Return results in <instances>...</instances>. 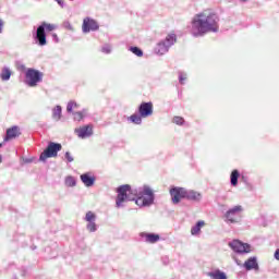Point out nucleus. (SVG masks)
<instances>
[{"label": "nucleus", "mask_w": 279, "mask_h": 279, "mask_svg": "<svg viewBox=\"0 0 279 279\" xmlns=\"http://www.w3.org/2000/svg\"><path fill=\"white\" fill-rule=\"evenodd\" d=\"M86 228L88 232H97V223L95 221L87 222Z\"/></svg>", "instance_id": "nucleus-29"}, {"label": "nucleus", "mask_w": 279, "mask_h": 279, "mask_svg": "<svg viewBox=\"0 0 279 279\" xmlns=\"http://www.w3.org/2000/svg\"><path fill=\"white\" fill-rule=\"evenodd\" d=\"M81 182L84 184V186L90 187L95 186V180L96 178L94 177L93 172H86L81 174Z\"/></svg>", "instance_id": "nucleus-13"}, {"label": "nucleus", "mask_w": 279, "mask_h": 279, "mask_svg": "<svg viewBox=\"0 0 279 279\" xmlns=\"http://www.w3.org/2000/svg\"><path fill=\"white\" fill-rule=\"evenodd\" d=\"M22 69H25V65H22Z\"/></svg>", "instance_id": "nucleus-44"}, {"label": "nucleus", "mask_w": 279, "mask_h": 279, "mask_svg": "<svg viewBox=\"0 0 279 279\" xmlns=\"http://www.w3.org/2000/svg\"><path fill=\"white\" fill-rule=\"evenodd\" d=\"M86 114H88V111L86 109H83L82 111H77L74 112V121H82V119H84V117H86Z\"/></svg>", "instance_id": "nucleus-24"}, {"label": "nucleus", "mask_w": 279, "mask_h": 279, "mask_svg": "<svg viewBox=\"0 0 279 279\" xmlns=\"http://www.w3.org/2000/svg\"><path fill=\"white\" fill-rule=\"evenodd\" d=\"M0 34H1V20H0Z\"/></svg>", "instance_id": "nucleus-42"}, {"label": "nucleus", "mask_w": 279, "mask_h": 279, "mask_svg": "<svg viewBox=\"0 0 279 279\" xmlns=\"http://www.w3.org/2000/svg\"><path fill=\"white\" fill-rule=\"evenodd\" d=\"M129 121H131V123H134L135 125H141V123H143V117H141L140 113H134L129 118Z\"/></svg>", "instance_id": "nucleus-22"}, {"label": "nucleus", "mask_w": 279, "mask_h": 279, "mask_svg": "<svg viewBox=\"0 0 279 279\" xmlns=\"http://www.w3.org/2000/svg\"><path fill=\"white\" fill-rule=\"evenodd\" d=\"M129 51H132L134 56H137V58H143V50L136 46L130 47Z\"/></svg>", "instance_id": "nucleus-26"}, {"label": "nucleus", "mask_w": 279, "mask_h": 279, "mask_svg": "<svg viewBox=\"0 0 279 279\" xmlns=\"http://www.w3.org/2000/svg\"><path fill=\"white\" fill-rule=\"evenodd\" d=\"M13 279H19V278L14 277Z\"/></svg>", "instance_id": "nucleus-47"}, {"label": "nucleus", "mask_w": 279, "mask_h": 279, "mask_svg": "<svg viewBox=\"0 0 279 279\" xmlns=\"http://www.w3.org/2000/svg\"><path fill=\"white\" fill-rule=\"evenodd\" d=\"M0 148H1V143H0Z\"/></svg>", "instance_id": "nucleus-48"}, {"label": "nucleus", "mask_w": 279, "mask_h": 279, "mask_svg": "<svg viewBox=\"0 0 279 279\" xmlns=\"http://www.w3.org/2000/svg\"><path fill=\"white\" fill-rule=\"evenodd\" d=\"M97 216L93 211H87L85 216V221L90 222V221H96Z\"/></svg>", "instance_id": "nucleus-28"}, {"label": "nucleus", "mask_w": 279, "mask_h": 279, "mask_svg": "<svg viewBox=\"0 0 279 279\" xmlns=\"http://www.w3.org/2000/svg\"><path fill=\"white\" fill-rule=\"evenodd\" d=\"M12 69L9 66H3L1 70V81L2 82H10V78L12 77Z\"/></svg>", "instance_id": "nucleus-19"}, {"label": "nucleus", "mask_w": 279, "mask_h": 279, "mask_svg": "<svg viewBox=\"0 0 279 279\" xmlns=\"http://www.w3.org/2000/svg\"><path fill=\"white\" fill-rule=\"evenodd\" d=\"M40 82H43V72L34 68H28L25 72L24 84L29 86V88H36Z\"/></svg>", "instance_id": "nucleus-4"}, {"label": "nucleus", "mask_w": 279, "mask_h": 279, "mask_svg": "<svg viewBox=\"0 0 279 279\" xmlns=\"http://www.w3.org/2000/svg\"><path fill=\"white\" fill-rule=\"evenodd\" d=\"M97 29H99V24L97 23V21L90 17H85L83 20V25H82L83 34H89V32H97Z\"/></svg>", "instance_id": "nucleus-10"}, {"label": "nucleus", "mask_w": 279, "mask_h": 279, "mask_svg": "<svg viewBox=\"0 0 279 279\" xmlns=\"http://www.w3.org/2000/svg\"><path fill=\"white\" fill-rule=\"evenodd\" d=\"M77 182L75 181V178L73 177H68L65 179V185L66 186H76Z\"/></svg>", "instance_id": "nucleus-30"}, {"label": "nucleus", "mask_w": 279, "mask_h": 279, "mask_svg": "<svg viewBox=\"0 0 279 279\" xmlns=\"http://www.w3.org/2000/svg\"><path fill=\"white\" fill-rule=\"evenodd\" d=\"M52 119L54 121H60L62 119V107L60 105L56 106L52 110Z\"/></svg>", "instance_id": "nucleus-21"}, {"label": "nucleus", "mask_w": 279, "mask_h": 279, "mask_svg": "<svg viewBox=\"0 0 279 279\" xmlns=\"http://www.w3.org/2000/svg\"><path fill=\"white\" fill-rule=\"evenodd\" d=\"M116 198L117 208H123L124 202H135L140 208H146L154 204V191L149 185L132 187L130 184L121 185L117 189Z\"/></svg>", "instance_id": "nucleus-1"}, {"label": "nucleus", "mask_w": 279, "mask_h": 279, "mask_svg": "<svg viewBox=\"0 0 279 279\" xmlns=\"http://www.w3.org/2000/svg\"><path fill=\"white\" fill-rule=\"evenodd\" d=\"M100 51H101V53H106L108 56V54L112 53V46L109 44H105V45H102Z\"/></svg>", "instance_id": "nucleus-27"}, {"label": "nucleus", "mask_w": 279, "mask_h": 279, "mask_svg": "<svg viewBox=\"0 0 279 279\" xmlns=\"http://www.w3.org/2000/svg\"><path fill=\"white\" fill-rule=\"evenodd\" d=\"M138 114L143 119H147V117H151V114H154V104L151 101H149V102H142L138 106Z\"/></svg>", "instance_id": "nucleus-11"}, {"label": "nucleus", "mask_w": 279, "mask_h": 279, "mask_svg": "<svg viewBox=\"0 0 279 279\" xmlns=\"http://www.w3.org/2000/svg\"><path fill=\"white\" fill-rule=\"evenodd\" d=\"M243 213V206L236 205L225 214V219L228 223H239V219H241V214Z\"/></svg>", "instance_id": "nucleus-6"}, {"label": "nucleus", "mask_w": 279, "mask_h": 279, "mask_svg": "<svg viewBox=\"0 0 279 279\" xmlns=\"http://www.w3.org/2000/svg\"><path fill=\"white\" fill-rule=\"evenodd\" d=\"M240 1H242V3H245L247 0H240Z\"/></svg>", "instance_id": "nucleus-41"}, {"label": "nucleus", "mask_w": 279, "mask_h": 279, "mask_svg": "<svg viewBox=\"0 0 279 279\" xmlns=\"http://www.w3.org/2000/svg\"><path fill=\"white\" fill-rule=\"evenodd\" d=\"M190 32L194 38H202L210 33L217 34L219 32V16L207 11L194 15Z\"/></svg>", "instance_id": "nucleus-2"}, {"label": "nucleus", "mask_w": 279, "mask_h": 279, "mask_svg": "<svg viewBox=\"0 0 279 279\" xmlns=\"http://www.w3.org/2000/svg\"><path fill=\"white\" fill-rule=\"evenodd\" d=\"M0 165H1V155H0Z\"/></svg>", "instance_id": "nucleus-43"}, {"label": "nucleus", "mask_w": 279, "mask_h": 279, "mask_svg": "<svg viewBox=\"0 0 279 279\" xmlns=\"http://www.w3.org/2000/svg\"><path fill=\"white\" fill-rule=\"evenodd\" d=\"M170 196L172 204H180L182 199H186L185 187H172L170 189Z\"/></svg>", "instance_id": "nucleus-9"}, {"label": "nucleus", "mask_w": 279, "mask_h": 279, "mask_svg": "<svg viewBox=\"0 0 279 279\" xmlns=\"http://www.w3.org/2000/svg\"><path fill=\"white\" fill-rule=\"evenodd\" d=\"M63 27L64 29H69V32H73V25L69 21L63 22Z\"/></svg>", "instance_id": "nucleus-34"}, {"label": "nucleus", "mask_w": 279, "mask_h": 279, "mask_svg": "<svg viewBox=\"0 0 279 279\" xmlns=\"http://www.w3.org/2000/svg\"><path fill=\"white\" fill-rule=\"evenodd\" d=\"M52 38H53L54 43H60V39L58 38V34L53 33Z\"/></svg>", "instance_id": "nucleus-38"}, {"label": "nucleus", "mask_w": 279, "mask_h": 279, "mask_svg": "<svg viewBox=\"0 0 279 279\" xmlns=\"http://www.w3.org/2000/svg\"><path fill=\"white\" fill-rule=\"evenodd\" d=\"M23 162L24 165H32V162H34V158H24Z\"/></svg>", "instance_id": "nucleus-36"}, {"label": "nucleus", "mask_w": 279, "mask_h": 279, "mask_svg": "<svg viewBox=\"0 0 279 279\" xmlns=\"http://www.w3.org/2000/svg\"><path fill=\"white\" fill-rule=\"evenodd\" d=\"M239 170H233L231 172V177H230V180H231V186H236V184H239Z\"/></svg>", "instance_id": "nucleus-23"}, {"label": "nucleus", "mask_w": 279, "mask_h": 279, "mask_svg": "<svg viewBox=\"0 0 279 279\" xmlns=\"http://www.w3.org/2000/svg\"><path fill=\"white\" fill-rule=\"evenodd\" d=\"M77 108V102L75 101H69L66 106V111L68 112H73V109Z\"/></svg>", "instance_id": "nucleus-32"}, {"label": "nucleus", "mask_w": 279, "mask_h": 279, "mask_svg": "<svg viewBox=\"0 0 279 279\" xmlns=\"http://www.w3.org/2000/svg\"><path fill=\"white\" fill-rule=\"evenodd\" d=\"M185 199L189 202H202V193L185 189Z\"/></svg>", "instance_id": "nucleus-16"}, {"label": "nucleus", "mask_w": 279, "mask_h": 279, "mask_svg": "<svg viewBox=\"0 0 279 279\" xmlns=\"http://www.w3.org/2000/svg\"><path fill=\"white\" fill-rule=\"evenodd\" d=\"M172 122L175 123V125H184V118H182L180 116H175L172 119Z\"/></svg>", "instance_id": "nucleus-31"}, {"label": "nucleus", "mask_w": 279, "mask_h": 279, "mask_svg": "<svg viewBox=\"0 0 279 279\" xmlns=\"http://www.w3.org/2000/svg\"><path fill=\"white\" fill-rule=\"evenodd\" d=\"M236 265L241 266V262L239 259H235Z\"/></svg>", "instance_id": "nucleus-40"}, {"label": "nucleus", "mask_w": 279, "mask_h": 279, "mask_svg": "<svg viewBox=\"0 0 279 279\" xmlns=\"http://www.w3.org/2000/svg\"><path fill=\"white\" fill-rule=\"evenodd\" d=\"M208 278L210 279H228V275L221 271L220 269H216L213 271L207 272Z\"/></svg>", "instance_id": "nucleus-18"}, {"label": "nucleus", "mask_w": 279, "mask_h": 279, "mask_svg": "<svg viewBox=\"0 0 279 279\" xmlns=\"http://www.w3.org/2000/svg\"><path fill=\"white\" fill-rule=\"evenodd\" d=\"M178 43V36L175 34H169L165 39L159 41L155 47V53L157 56H165V53H169V49L173 47Z\"/></svg>", "instance_id": "nucleus-3"}, {"label": "nucleus", "mask_w": 279, "mask_h": 279, "mask_svg": "<svg viewBox=\"0 0 279 279\" xmlns=\"http://www.w3.org/2000/svg\"><path fill=\"white\" fill-rule=\"evenodd\" d=\"M75 132L77 133L78 138H89V136H93V126L85 125L83 128L75 129Z\"/></svg>", "instance_id": "nucleus-15"}, {"label": "nucleus", "mask_w": 279, "mask_h": 279, "mask_svg": "<svg viewBox=\"0 0 279 279\" xmlns=\"http://www.w3.org/2000/svg\"><path fill=\"white\" fill-rule=\"evenodd\" d=\"M179 82L180 84H184V82H186V73L179 72Z\"/></svg>", "instance_id": "nucleus-33"}, {"label": "nucleus", "mask_w": 279, "mask_h": 279, "mask_svg": "<svg viewBox=\"0 0 279 279\" xmlns=\"http://www.w3.org/2000/svg\"><path fill=\"white\" fill-rule=\"evenodd\" d=\"M19 136H21V128L19 125H13L7 129L3 143H10V141H15V138H19Z\"/></svg>", "instance_id": "nucleus-12"}, {"label": "nucleus", "mask_w": 279, "mask_h": 279, "mask_svg": "<svg viewBox=\"0 0 279 279\" xmlns=\"http://www.w3.org/2000/svg\"><path fill=\"white\" fill-rule=\"evenodd\" d=\"M39 27H43V32H53L57 26L54 24H48L46 22H43Z\"/></svg>", "instance_id": "nucleus-25"}, {"label": "nucleus", "mask_w": 279, "mask_h": 279, "mask_svg": "<svg viewBox=\"0 0 279 279\" xmlns=\"http://www.w3.org/2000/svg\"><path fill=\"white\" fill-rule=\"evenodd\" d=\"M60 8H64V0H54Z\"/></svg>", "instance_id": "nucleus-37"}, {"label": "nucleus", "mask_w": 279, "mask_h": 279, "mask_svg": "<svg viewBox=\"0 0 279 279\" xmlns=\"http://www.w3.org/2000/svg\"><path fill=\"white\" fill-rule=\"evenodd\" d=\"M204 226H206V222L204 220L197 221L196 225L191 228V234L193 236L199 234V232H202V228H204Z\"/></svg>", "instance_id": "nucleus-20"}, {"label": "nucleus", "mask_w": 279, "mask_h": 279, "mask_svg": "<svg viewBox=\"0 0 279 279\" xmlns=\"http://www.w3.org/2000/svg\"><path fill=\"white\" fill-rule=\"evenodd\" d=\"M65 159L68 160V162H73V160H74V158L72 157V155L69 151L65 153Z\"/></svg>", "instance_id": "nucleus-35"}, {"label": "nucleus", "mask_w": 279, "mask_h": 279, "mask_svg": "<svg viewBox=\"0 0 279 279\" xmlns=\"http://www.w3.org/2000/svg\"><path fill=\"white\" fill-rule=\"evenodd\" d=\"M141 239L144 240L145 243H158L160 241V235L158 233H147V232H142L140 233Z\"/></svg>", "instance_id": "nucleus-14"}, {"label": "nucleus", "mask_w": 279, "mask_h": 279, "mask_svg": "<svg viewBox=\"0 0 279 279\" xmlns=\"http://www.w3.org/2000/svg\"><path fill=\"white\" fill-rule=\"evenodd\" d=\"M229 247H231L235 254H250V252H252V245L243 243L240 240L229 242Z\"/></svg>", "instance_id": "nucleus-7"}, {"label": "nucleus", "mask_w": 279, "mask_h": 279, "mask_svg": "<svg viewBox=\"0 0 279 279\" xmlns=\"http://www.w3.org/2000/svg\"><path fill=\"white\" fill-rule=\"evenodd\" d=\"M243 267L246 269V271H252L254 269L255 271H258V259L256 257H250L244 264Z\"/></svg>", "instance_id": "nucleus-17"}, {"label": "nucleus", "mask_w": 279, "mask_h": 279, "mask_svg": "<svg viewBox=\"0 0 279 279\" xmlns=\"http://www.w3.org/2000/svg\"><path fill=\"white\" fill-rule=\"evenodd\" d=\"M58 151H62V144L50 142L46 149L40 154L39 160L45 162L47 158H56L58 156Z\"/></svg>", "instance_id": "nucleus-5"}, {"label": "nucleus", "mask_w": 279, "mask_h": 279, "mask_svg": "<svg viewBox=\"0 0 279 279\" xmlns=\"http://www.w3.org/2000/svg\"><path fill=\"white\" fill-rule=\"evenodd\" d=\"M33 250H36V246H33Z\"/></svg>", "instance_id": "nucleus-45"}, {"label": "nucleus", "mask_w": 279, "mask_h": 279, "mask_svg": "<svg viewBox=\"0 0 279 279\" xmlns=\"http://www.w3.org/2000/svg\"><path fill=\"white\" fill-rule=\"evenodd\" d=\"M22 276H25V272H23Z\"/></svg>", "instance_id": "nucleus-46"}, {"label": "nucleus", "mask_w": 279, "mask_h": 279, "mask_svg": "<svg viewBox=\"0 0 279 279\" xmlns=\"http://www.w3.org/2000/svg\"><path fill=\"white\" fill-rule=\"evenodd\" d=\"M33 40L38 47L47 45V33L43 31V26H38L36 31H33Z\"/></svg>", "instance_id": "nucleus-8"}, {"label": "nucleus", "mask_w": 279, "mask_h": 279, "mask_svg": "<svg viewBox=\"0 0 279 279\" xmlns=\"http://www.w3.org/2000/svg\"><path fill=\"white\" fill-rule=\"evenodd\" d=\"M275 258L276 260H279V248H277L275 252Z\"/></svg>", "instance_id": "nucleus-39"}]
</instances>
